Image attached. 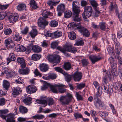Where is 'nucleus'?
<instances>
[{"label": "nucleus", "mask_w": 122, "mask_h": 122, "mask_svg": "<svg viewBox=\"0 0 122 122\" xmlns=\"http://www.w3.org/2000/svg\"><path fill=\"white\" fill-rule=\"evenodd\" d=\"M41 14L43 17H40L38 20V24L40 27L44 28L46 26L48 25V22L44 19L48 18L49 16L52 15V14L50 11H48L46 9H42L41 10Z\"/></svg>", "instance_id": "obj_1"}, {"label": "nucleus", "mask_w": 122, "mask_h": 122, "mask_svg": "<svg viewBox=\"0 0 122 122\" xmlns=\"http://www.w3.org/2000/svg\"><path fill=\"white\" fill-rule=\"evenodd\" d=\"M99 87L97 89V92L93 96L94 104L96 108H99L100 107H103L105 106L104 102L101 101L98 97H101L102 93L99 91Z\"/></svg>", "instance_id": "obj_2"}, {"label": "nucleus", "mask_w": 122, "mask_h": 122, "mask_svg": "<svg viewBox=\"0 0 122 122\" xmlns=\"http://www.w3.org/2000/svg\"><path fill=\"white\" fill-rule=\"evenodd\" d=\"M80 23L77 24L76 23H72L70 25V27L73 28L76 27L79 31L84 36L86 37H88L90 35V33L87 29L79 25Z\"/></svg>", "instance_id": "obj_3"}, {"label": "nucleus", "mask_w": 122, "mask_h": 122, "mask_svg": "<svg viewBox=\"0 0 122 122\" xmlns=\"http://www.w3.org/2000/svg\"><path fill=\"white\" fill-rule=\"evenodd\" d=\"M73 97L71 94L67 93L65 96H61L60 98L59 101L63 105H68L70 102Z\"/></svg>", "instance_id": "obj_4"}, {"label": "nucleus", "mask_w": 122, "mask_h": 122, "mask_svg": "<svg viewBox=\"0 0 122 122\" xmlns=\"http://www.w3.org/2000/svg\"><path fill=\"white\" fill-rule=\"evenodd\" d=\"M107 80L108 78L106 76H105L103 78L102 82L103 85L102 88H104L105 92L111 95L112 93L113 90L111 86H109L108 84L107 83Z\"/></svg>", "instance_id": "obj_5"}, {"label": "nucleus", "mask_w": 122, "mask_h": 122, "mask_svg": "<svg viewBox=\"0 0 122 122\" xmlns=\"http://www.w3.org/2000/svg\"><path fill=\"white\" fill-rule=\"evenodd\" d=\"M47 58L49 62L52 63H59L61 60L60 57L57 55H49L47 56Z\"/></svg>", "instance_id": "obj_6"}, {"label": "nucleus", "mask_w": 122, "mask_h": 122, "mask_svg": "<svg viewBox=\"0 0 122 122\" xmlns=\"http://www.w3.org/2000/svg\"><path fill=\"white\" fill-rule=\"evenodd\" d=\"M44 84L41 88V89L42 90H45L49 86L51 90L53 92H57L58 88L56 86L53 85H50L49 84L47 83L45 81H44Z\"/></svg>", "instance_id": "obj_7"}, {"label": "nucleus", "mask_w": 122, "mask_h": 122, "mask_svg": "<svg viewBox=\"0 0 122 122\" xmlns=\"http://www.w3.org/2000/svg\"><path fill=\"white\" fill-rule=\"evenodd\" d=\"M103 56L101 54H99L97 56L91 55L89 56V58L93 64L100 60L103 58Z\"/></svg>", "instance_id": "obj_8"}, {"label": "nucleus", "mask_w": 122, "mask_h": 122, "mask_svg": "<svg viewBox=\"0 0 122 122\" xmlns=\"http://www.w3.org/2000/svg\"><path fill=\"white\" fill-rule=\"evenodd\" d=\"M71 46V45H65L63 46V47L60 46H58L57 49L64 54H65L66 51L70 52Z\"/></svg>", "instance_id": "obj_9"}, {"label": "nucleus", "mask_w": 122, "mask_h": 122, "mask_svg": "<svg viewBox=\"0 0 122 122\" xmlns=\"http://www.w3.org/2000/svg\"><path fill=\"white\" fill-rule=\"evenodd\" d=\"M65 10V5L64 4H61L59 5L57 7L58 15L59 16H61Z\"/></svg>", "instance_id": "obj_10"}, {"label": "nucleus", "mask_w": 122, "mask_h": 122, "mask_svg": "<svg viewBox=\"0 0 122 122\" xmlns=\"http://www.w3.org/2000/svg\"><path fill=\"white\" fill-rule=\"evenodd\" d=\"M73 11L74 21L76 22L80 21L82 20L81 16L79 15L80 10Z\"/></svg>", "instance_id": "obj_11"}, {"label": "nucleus", "mask_w": 122, "mask_h": 122, "mask_svg": "<svg viewBox=\"0 0 122 122\" xmlns=\"http://www.w3.org/2000/svg\"><path fill=\"white\" fill-rule=\"evenodd\" d=\"M19 18V15L16 13L13 14L8 16V19L10 23H13L16 21Z\"/></svg>", "instance_id": "obj_12"}, {"label": "nucleus", "mask_w": 122, "mask_h": 122, "mask_svg": "<svg viewBox=\"0 0 122 122\" xmlns=\"http://www.w3.org/2000/svg\"><path fill=\"white\" fill-rule=\"evenodd\" d=\"M72 76L73 77L74 81H79L81 78L82 73L77 71L72 75Z\"/></svg>", "instance_id": "obj_13"}, {"label": "nucleus", "mask_w": 122, "mask_h": 122, "mask_svg": "<svg viewBox=\"0 0 122 122\" xmlns=\"http://www.w3.org/2000/svg\"><path fill=\"white\" fill-rule=\"evenodd\" d=\"M36 87L35 86L29 85L26 87V92L29 94L34 93L36 91Z\"/></svg>", "instance_id": "obj_14"}, {"label": "nucleus", "mask_w": 122, "mask_h": 122, "mask_svg": "<svg viewBox=\"0 0 122 122\" xmlns=\"http://www.w3.org/2000/svg\"><path fill=\"white\" fill-rule=\"evenodd\" d=\"M60 1V0L57 1L55 0H49L47 3V5L50 6V9H52L53 8V6L56 5L59 3Z\"/></svg>", "instance_id": "obj_15"}, {"label": "nucleus", "mask_w": 122, "mask_h": 122, "mask_svg": "<svg viewBox=\"0 0 122 122\" xmlns=\"http://www.w3.org/2000/svg\"><path fill=\"white\" fill-rule=\"evenodd\" d=\"M17 62L20 64V66L22 68H25L26 65L24 59L20 57H18L17 59Z\"/></svg>", "instance_id": "obj_16"}, {"label": "nucleus", "mask_w": 122, "mask_h": 122, "mask_svg": "<svg viewBox=\"0 0 122 122\" xmlns=\"http://www.w3.org/2000/svg\"><path fill=\"white\" fill-rule=\"evenodd\" d=\"M98 113L99 115L107 122H110L105 118L108 115V113L106 112H103L99 111Z\"/></svg>", "instance_id": "obj_17"}, {"label": "nucleus", "mask_w": 122, "mask_h": 122, "mask_svg": "<svg viewBox=\"0 0 122 122\" xmlns=\"http://www.w3.org/2000/svg\"><path fill=\"white\" fill-rule=\"evenodd\" d=\"M15 115L12 113H10L7 115V118L6 120L7 122H15L14 120Z\"/></svg>", "instance_id": "obj_18"}, {"label": "nucleus", "mask_w": 122, "mask_h": 122, "mask_svg": "<svg viewBox=\"0 0 122 122\" xmlns=\"http://www.w3.org/2000/svg\"><path fill=\"white\" fill-rule=\"evenodd\" d=\"M22 91L21 88L19 87H15L12 91V94L14 95H18Z\"/></svg>", "instance_id": "obj_19"}, {"label": "nucleus", "mask_w": 122, "mask_h": 122, "mask_svg": "<svg viewBox=\"0 0 122 122\" xmlns=\"http://www.w3.org/2000/svg\"><path fill=\"white\" fill-rule=\"evenodd\" d=\"M26 49L25 47L23 46L20 44H18L15 47V50L16 51L20 52H23L25 51Z\"/></svg>", "instance_id": "obj_20"}, {"label": "nucleus", "mask_w": 122, "mask_h": 122, "mask_svg": "<svg viewBox=\"0 0 122 122\" xmlns=\"http://www.w3.org/2000/svg\"><path fill=\"white\" fill-rule=\"evenodd\" d=\"M36 101L38 103L42 105V106L43 107H45L47 105L46 101L42 98L41 99H37L36 100Z\"/></svg>", "instance_id": "obj_21"}, {"label": "nucleus", "mask_w": 122, "mask_h": 122, "mask_svg": "<svg viewBox=\"0 0 122 122\" xmlns=\"http://www.w3.org/2000/svg\"><path fill=\"white\" fill-rule=\"evenodd\" d=\"M30 71V69L28 67H26L25 69H20L19 70V72L20 74L24 75L28 74L29 73Z\"/></svg>", "instance_id": "obj_22"}, {"label": "nucleus", "mask_w": 122, "mask_h": 122, "mask_svg": "<svg viewBox=\"0 0 122 122\" xmlns=\"http://www.w3.org/2000/svg\"><path fill=\"white\" fill-rule=\"evenodd\" d=\"M32 98L29 97H25L23 99V102L26 105H30L31 103Z\"/></svg>", "instance_id": "obj_23"}, {"label": "nucleus", "mask_w": 122, "mask_h": 122, "mask_svg": "<svg viewBox=\"0 0 122 122\" xmlns=\"http://www.w3.org/2000/svg\"><path fill=\"white\" fill-rule=\"evenodd\" d=\"M62 35V32L58 30L56 31L54 33H51V36L55 38L60 37Z\"/></svg>", "instance_id": "obj_24"}, {"label": "nucleus", "mask_w": 122, "mask_h": 122, "mask_svg": "<svg viewBox=\"0 0 122 122\" xmlns=\"http://www.w3.org/2000/svg\"><path fill=\"white\" fill-rule=\"evenodd\" d=\"M48 66L45 64H41L40 65V69L43 72H46L48 69Z\"/></svg>", "instance_id": "obj_25"}, {"label": "nucleus", "mask_w": 122, "mask_h": 122, "mask_svg": "<svg viewBox=\"0 0 122 122\" xmlns=\"http://www.w3.org/2000/svg\"><path fill=\"white\" fill-rule=\"evenodd\" d=\"M19 109L20 113L22 114L26 113L28 112L27 108L22 106H20Z\"/></svg>", "instance_id": "obj_26"}, {"label": "nucleus", "mask_w": 122, "mask_h": 122, "mask_svg": "<svg viewBox=\"0 0 122 122\" xmlns=\"http://www.w3.org/2000/svg\"><path fill=\"white\" fill-rule=\"evenodd\" d=\"M26 6L25 4L24 3L19 4L17 6V8L19 11H21L25 9Z\"/></svg>", "instance_id": "obj_27"}, {"label": "nucleus", "mask_w": 122, "mask_h": 122, "mask_svg": "<svg viewBox=\"0 0 122 122\" xmlns=\"http://www.w3.org/2000/svg\"><path fill=\"white\" fill-rule=\"evenodd\" d=\"M33 51L35 52L39 53L42 50L41 48L37 45L32 46V47Z\"/></svg>", "instance_id": "obj_28"}, {"label": "nucleus", "mask_w": 122, "mask_h": 122, "mask_svg": "<svg viewBox=\"0 0 122 122\" xmlns=\"http://www.w3.org/2000/svg\"><path fill=\"white\" fill-rule=\"evenodd\" d=\"M90 3L93 7L94 10H96L97 9L99 8L97 7L98 5L97 3L95 0H92L90 1Z\"/></svg>", "instance_id": "obj_29"}, {"label": "nucleus", "mask_w": 122, "mask_h": 122, "mask_svg": "<svg viewBox=\"0 0 122 122\" xmlns=\"http://www.w3.org/2000/svg\"><path fill=\"white\" fill-rule=\"evenodd\" d=\"M30 35L32 38H34L37 34V31L36 29L32 30L29 33Z\"/></svg>", "instance_id": "obj_30"}, {"label": "nucleus", "mask_w": 122, "mask_h": 122, "mask_svg": "<svg viewBox=\"0 0 122 122\" xmlns=\"http://www.w3.org/2000/svg\"><path fill=\"white\" fill-rule=\"evenodd\" d=\"M68 36L69 38L71 40H74L76 37V34L73 31L69 32L68 34Z\"/></svg>", "instance_id": "obj_31"}, {"label": "nucleus", "mask_w": 122, "mask_h": 122, "mask_svg": "<svg viewBox=\"0 0 122 122\" xmlns=\"http://www.w3.org/2000/svg\"><path fill=\"white\" fill-rule=\"evenodd\" d=\"M63 67L66 70H70L71 68V64L69 62H65L64 64Z\"/></svg>", "instance_id": "obj_32"}, {"label": "nucleus", "mask_w": 122, "mask_h": 122, "mask_svg": "<svg viewBox=\"0 0 122 122\" xmlns=\"http://www.w3.org/2000/svg\"><path fill=\"white\" fill-rule=\"evenodd\" d=\"M72 14V12L71 11L69 10H66L64 12V17L66 18H69L71 16Z\"/></svg>", "instance_id": "obj_33"}, {"label": "nucleus", "mask_w": 122, "mask_h": 122, "mask_svg": "<svg viewBox=\"0 0 122 122\" xmlns=\"http://www.w3.org/2000/svg\"><path fill=\"white\" fill-rule=\"evenodd\" d=\"M10 86V83L8 81L5 80H4L3 82V86L4 88L8 90Z\"/></svg>", "instance_id": "obj_34"}, {"label": "nucleus", "mask_w": 122, "mask_h": 122, "mask_svg": "<svg viewBox=\"0 0 122 122\" xmlns=\"http://www.w3.org/2000/svg\"><path fill=\"white\" fill-rule=\"evenodd\" d=\"M30 4L31 6L34 9L38 8L37 5L34 0H31L30 2Z\"/></svg>", "instance_id": "obj_35"}, {"label": "nucleus", "mask_w": 122, "mask_h": 122, "mask_svg": "<svg viewBox=\"0 0 122 122\" xmlns=\"http://www.w3.org/2000/svg\"><path fill=\"white\" fill-rule=\"evenodd\" d=\"M56 86V87H57L58 88V89L59 90V92L61 93H64V92H65L66 91V90L65 89H62L61 88H58L57 87H63V85L62 84H59V85H56V86ZM58 91H57V93H58Z\"/></svg>", "instance_id": "obj_36"}, {"label": "nucleus", "mask_w": 122, "mask_h": 122, "mask_svg": "<svg viewBox=\"0 0 122 122\" xmlns=\"http://www.w3.org/2000/svg\"><path fill=\"white\" fill-rule=\"evenodd\" d=\"M41 57L40 55L34 54L32 56L31 59L33 60L36 61L39 60Z\"/></svg>", "instance_id": "obj_37"}, {"label": "nucleus", "mask_w": 122, "mask_h": 122, "mask_svg": "<svg viewBox=\"0 0 122 122\" xmlns=\"http://www.w3.org/2000/svg\"><path fill=\"white\" fill-rule=\"evenodd\" d=\"M13 39L15 41H20L22 39V37L18 34H15L13 37Z\"/></svg>", "instance_id": "obj_38"}, {"label": "nucleus", "mask_w": 122, "mask_h": 122, "mask_svg": "<svg viewBox=\"0 0 122 122\" xmlns=\"http://www.w3.org/2000/svg\"><path fill=\"white\" fill-rule=\"evenodd\" d=\"M84 11L87 12L92 13L93 10L92 7L91 6H86L84 7Z\"/></svg>", "instance_id": "obj_39"}, {"label": "nucleus", "mask_w": 122, "mask_h": 122, "mask_svg": "<svg viewBox=\"0 0 122 122\" xmlns=\"http://www.w3.org/2000/svg\"><path fill=\"white\" fill-rule=\"evenodd\" d=\"M92 13L84 11L82 14V16L84 18L87 19L91 15Z\"/></svg>", "instance_id": "obj_40"}, {"label": "nucleus", "mask_w": 122, "mask_h": 122, "mask_svg": "<svg viewBox=\"0 0 122 122\" xmlns=\"http://www.w3.org/2000/svg\"><path fill=\"white\" fill-rule=\"evenodd\" d=\"M77 3V1H74L72 3V10L73 11H75L80 10L79 7L75 5V3Z\"/></svg>", "instance_id": "obj_41"}, {"label": "nucleus", "mask_w": 122, "mask_h": 122, "mask_svg": "<svg viewBox=\"0 0 122 122\" xmlns=\"http://www.w3.org/2000/svg\"><path fill=\"white\" fill-rule=\"evenodd\" d=\"M81 62L82 66L83 67L87 66L89 63L87 59H83L81 60Z\"/></svg>", "instance_id": "obj_42"}, {"label": "nucleus", "mask_w": 122, "mask_h": 122, "mask_svg": "<svg viewBox=\"0 0 122 122\" xmlns=\"http://www.w3.org/2000/svg\"><path fill=\"white\" fill-rule=\"evenodd\" d=\"M99 26L100 29L103 30H105V29H106V24L105 22H101L99 23Z\"/></svg>", "instance_id": "obj_43"}, {"label": "nucleus", "mask_w": 122, "mask_h": 122, "mask_svg": "<svg viewBox=\"0 0 122 122\" xmlns=\"http://www.w3.org/2000/svg\"><path fill=\"white\" fill-rule=\"evenodd\" d=\"M64 75L65 76L66 80L67 82H69L71 81L72 77V75H68L66 72V74Z\"/></svg>", "instance_id": "obj_44"}, {"label": "nucleus", "mask_w": 122, "mask_h": 122, "mask_svg": "<svg viewBox=\"0 0 122 122\" xmlns=\"http://www.w3.org/2000/svg\"><path fill=\"white\" fill-rule=\"evenodd\" d=\"M58 22L56 20H51L50 22L49 25L52 27H55L58 25Z\"/></svg>", "instance_id": "obj_45"}, {"label": "nucleus", "mask_w": 122, "mask_h": 122, "mask_svg": "<svg viewBox=\"0 0 122 122\" xmlns=\"http://www.w3.org/2000/svg\"><path fill=\"white\" fill-rule=\"evenodd\" d=\"M107 50L109 55L112 56H114L115 53L113 52L112 48L110 46L107 48Z\"/></svg>", "instance_id": "obj_46"}, {"label": "nucleus", "mask_w": 122, "mask_h": 122, "mask_svg": "<svg viewBox=\"0 0 122 122\" xmlns=\"http://www.w3.org/2000/svg\"><path fill=\"white\" fill-rule=\"evenodd\" d=\"M54 69L55 70L57 71L58 72L62 73L63 75L66 74V72L63 70L61 68L59 67H55Z\"/></svg>", "instance_id": "obj_47"}, {"label": "nucleus", "mask_w": 122, "mask_h": 122, "mask_svg": "<svg viewBox=\"0 0 122 122\" xmlns=\"http://www.w3.org/2000/svg\"><path fill=\"white\" fill-rule=\"evenodd\" d=\"M45 118L44 115H37L33 116V118L35 119L39 120Z\"/></svg>", "instance_id": "obj_48"}, {"label": "nucleus", "mask_w": 122, "mask_h": 122, "mask_svg": "<svg viewBox=\"0 0 122 122\" xmlns=\"http://www.w3.org/2000/svg\"><path fill=\"white\" fill-rule=\"evenodd\" d=\"M84 44L83 41L82 40H79L76 41L75 43L74 44L75 46H81Z\"/></svg>", "instance_id": "obj_49"}, {"label": "nucleus", "mask_w": 122, "mask_h": 122, "mask_svg": "<svg viewBox=\"0 0 122 122\" xmlns=\"http://www.w3.org/2000/svg\"><path fill=\"white\" fill-rule=\"evenodd\" d=\"M12 32L11 29L10 28H6L4 31V34L6 35H9L11 34Z\"/></svg>", "instance_id": "obj_50"}, {"label": "nucleus", "mask_w": 122, "mask_h": 122, "mask_svg": "<svg viewBox=\"0 0 122 122\" xmlns=\"http://www.w3.org/2000/svg\"><path fill=\"white\" fill-rule=\"evenodd\" d=\"M29 28L27 26H26L24 29L21 31V33L22 34L25 35L28 33L29 31Z\"/></svg>", "instance_id": "obj_51"}, {"label": "nucleus", "mask_w": 122, "mask_h": 122, "mask_svg": "<svg viewBox=\"0 0 122 122\" xmlns=\"http://www.w3.org/2000/svg\"><path fill=\"white\" fill-rule=\"evenodd\" d=\"M74 116L76 119L78 118H82L83 117L81 113L77 112L75 113Z\"/></svg>", "instance_id": "obj_52"}, {"label": "nucleus", "mask_w": 122, "mask_h": 122, "mask_svg": "<svg viewBox=\"0 0 122 122\" xmlns=\"http://www.w3.org/2000/svg\"><path fill=\"white\" fill-rule=\"evenodd\" d=\"M6 13L4 12H0V20H3L5 18L6 15Z\"/></svg>", "instance_id": "obj_53"}, {"label": "nucleus", "mask_w": 122, "mask_h": 122, "mask_svg": "<svg viewBox=\"0 0 122 122\" xmlns=\"http://www.w3.org/2000/svg\"><path fill=\"white\" fill-rule=\"evenodd\" d=\"M15 82L17 83L22 84L24 83V81L22 77H20L15 80Z\"/></svg>", "instance_id": "obj_54"}, {"label": "nucleus", "mask_w": 122, "mask_h": 122, "mask_svg": "<svg viewBox=\"0 0 122 122\" xmlns=\"http://www.w3.org/2000/svg\"><path fill=\"white\" fill-rule=\"evenodd\" d=\"M109 105L113 113V114H116V112L115 110L114 106L111 103Z\"/></svg>", "instance_id": "obj_55"}, {"label": "nucleus", "mask_w": 122, "mask_h": 122, "mask_svg": "<svg viewBox=\"0 0 122 122\" xmlns=\"http://www.w3.org/2000/svg\"><path fill=\"white\" fill-rule=\"evenodd\" d=\"M58 45V43L57 41L52 42L51 44V47L53 48H56Z\"/></svg>", "instance_id": "obj_56"}, {"label": "nucleus", "mask_w": 122, "mask_h": 122, "mask_svg": "<svg viewBox=\"0 0 122 122\" xmlns=\"http://www.w3.org/2000/svg\"><path fill=\"white\" fill-rule=\"evenodd\" d=\"M76 98L78 101L82 100L83 99L82 96L80 95L78 92L76 93Z\"/></svg>", "instance_id": "obj_57"}, {"label": "nucleus", "mask_w": 122, "mask_h": 122, "mask_svg": "<svg viewBox=\"0 0 122 122\" xmlns=\"http://www.w3.org/2000/svg\"><path fill=\"white\" fill-rule=\"evenodd\" d=\"M5 103V98L2 97L0 98V106L4 105Z\"/></svg>", "instance_id": "obj_58"}, {"label": "nucleus", "mask_w": 122, "mask_h": 122, "mask_svg": "<svg viewBox=\"0 0 122 122\" xmlns=\"http://www.w3.org/2000/svg\"><path fill=\"white\" fill-rule=\"evenodd\" d=\"M118 74L121 79H122V68L119 67L118 69Z\"/></svg>", "instance_id": "obj_59"}, {"label": "nucleus", "mask_w": 122, "mask_h": 122, "mask_svg": "<svg viewBox=\"0 0 122 122\" xmlns=\"http://www.w3.org/2000/svg\"><path fill=\"white\" fill-rule=\"evenodd\" d=\"M85 86V84L84 83H80L77 84V88L79 89H81L83 88Z\"/></svg>", "instance_id": "obj_60"}, {"label": "nucleus", "mask_w": 122, "mask_h": 122, "mask_svg": "<svg viewBox=\"0 0 122 122\" xmlns=\"http://www.w3.org/2000/svg\"><path fill=\"white\" fill-rule=\"evenodd\" d=\"M47 101L48 102V105L49 106L52 105L54 104V101L52 98H49L48 100Z\"/></svg>", "instance_id": "obj_61"}, {"label": "nucleus", "mask_w": 122, "mask_h": 122, "mask_svg": "<svg viewBox=\"0 0 122 122\" xmlns=\"http://www.w3.org/2000/svg\"><path fill=\"white\" fill-rule=\"evenodd\" d=\"M16 75V73L15 71H11L9 73L8 75L10 77H13L15 76Z\"/></svg>", "instance_id": "obj_62"}, {"label": "nucleus", "mask_w": 122, "mask_h": 122, "mask_svg": "<svg viewBox=\"0 0 122 122\" xmlns=\"http://www.w3.org/2000/svg\"><path fill=\"white\" fill-rule=\"evenodd\" d=\"M34 73L37 76H39L40 77L41 76V74L40 73L37 69H35V71L34 72Z\"/></svg>", "instance_id": "obj_63"}, {"label": "nucleus", "mask_w": 122, "mask_h": 122, "mask_svg": "<svg viewBox=\"0 0 122 122\" xmlns=\"http://www.w3.org/2000/svg\"><path fill=\"white\" fill-rule=\"evenodd\" d=\"M9 58L12 59V61H14L16 59L15 55L13 53H10L9 55Z\"/></svg>", "instance_id": "obj_64"}]
</instances>
